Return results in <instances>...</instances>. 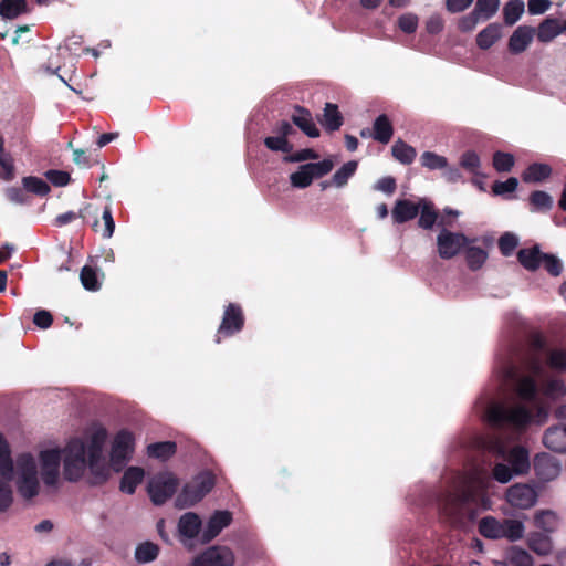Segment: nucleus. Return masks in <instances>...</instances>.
Segmentation results:
<instances>
[{
	"label": "nucleus",
	"mask_w": 566,
	"mask_h": 566,
	"mask_svg": "<svg viewBox=\"0 0 566 566\" xmlns=\"http://www.w3.org/2000/svg\"><path fill=\"white\" fill-rule=\"evenodd\" d=\"M488 419L496 428L522 430L533 421V412L523 405H495L490 408Z\"/></svg>",
	"instance_id": "f257e3e1"
},
{
	"label": "nucleus",
	"mask_w": 566,
	"mask_h": 566,
	"mask_svg": "<svg viewBox=\"0 0 566 566\" xmlns=\"http://www.w3.org/2000/svg\"><path fill=\"white\" fill-rule=\"evenodd\" d=\"M216 485V476L211 471H202L186 483L176 497L178 509H187L200 502Z\"/></svg>",
	"instance_id": "f03ea898"
},
{
	"label": "nucleus",
	"mask_w": 566,
	"mask_h": 566,
	"mask_svg": "<svg viewBox=\"0 0 566 566\" xmlns=\"http://www.w3.org/2000/svg\"><path fill=\"white\" fill-rule=\"evenodd\" d=\"M179 479L170 471L155 474L148 482L147 492L155 505H163L177 492Z\"/></svg>",
	"instance_id": "7ed1b4c3"
},
{
	"label": "nucleus",
	"mask_w": 566,
	"mask_h": 566,
	"mask_svg": "<svg viewBox=\"0 0 566 566\" xmlns=\"http://www.w3.org/2000/svg\"><path fill=\"white\" fill-rule=\"evenodd\" d=\"M500 4V0H476L473 10L458 20V30L462 33L473 31L480 21L492 19L497 13Z\"/></svg>",
	"instance_id": "20e7f679"
},
{
	"label": "nucleus",
	"mask_w": 566,
	"mask_h": 566,
	"mask_svg": "<svg viewBox=\"0 0 566 566\" xmlns=\"http://www.w3.org/2000/svg\"><path fill=\"white\" fill-rule=\"evenodd\" d=\"M0 512H4L12 503V491L6 481H10L13 474V461L10 454V448L0 433Z\"/></svg>",
	"instance_id": "39448f33"
},
{
	"label": "nucleus",
	"mask_w": 566,
	"mask_h": 566,
	"mask_svg": "<svg viewBox=\"0 0 566 566\" xmlns=\"http://www.w3.org/2000/svg\"><path fill=\"white\" fill-rule=\"evenodd\" d=\"M462 232H453L446 227L437 235V252L442 260H450L459 255L468 244L475 242Z\"/></svg>",
	"instance_id": "423d86ee"
},
{
	"label": "nucleus",
	"mask_w": 566,
	"mask_h": 566,
	"mask_svg": "<svg viewBox=\"0 0 566 566\" xmlns=\"http://www.w3.org/2000/svg\"><path fill=\"white\" fill-rule=\"evenodd\" d=\"M135 437L127 430H119L112 443L111 464L114 471L119 472L134 452Z\"/></svg>",
	"instance_id": "0eeeda50"
},
{
	"label": "nucleus",
	"mask_w": 566,
	"mask_h": 566,
	"mask_svg": "<svg viewBox=\"0 0 566 566\" xmlns=\"http://www.w3.org/2000/svg\"><path fill=\"white\" fill-rule=\"evenodd\" d=\"M245 317L241 305L237 303H229L224 307L221 324L216 334L214 342L219 344L222 338L231 337L244 327Z\"/></svg>",
	"instance_id": "6e6552de"
},
{
	"label": "nucleus",
	"mask_w": 566,
	"mask_h": 566,
	"mask_svg": "<svg viewBox=\"0 0 566 566\" xmlns=\"http://www.w3.org/2000/svg\"><path fill=\"white\" fill-rule=\"evenodd\" d=\"M41 478L45 485L55 486L60 478L61 450L48 449L40 452Z\"/></svg>",
	"instance_id": "1a4fd4ad"
},
{
	"label": "nucleus",
	"mask_w": 566,
	"mask_h": 566,
	"mask_svg": "<svg viewBox=\"0 0 566 566\" xmlns=\"http://www.w3.org/2000/svg\"><path fill=\"white\" fill-rule=\"evenodd\" d=\"M234 554L227 546H211L197 556L192 566H232Z\"/></svg>",
	"instance_id": "9d476101"
},
{
	"label": "nucleus",
	"mask_w": 566,
	"mask_h": 566,
	"mask_svg": "<svg viewBox=\"0 0 566 566\" xmlns=\"http://www.w3.org/2000/svg\"><path fill=\"white\" fill-rule=\"evenodd\" d=\"M276 136H269L264 138V146L272 151H282L290 154L293 150V144L289 142L287 137L295 133L291 123L282 120L274 128Z\"/></svg>",
	"instance_id": "9b49d317"
},
{
	"label": "nucleus",
	"mask_w": 566,
	"mask_h": 566,
	"mask_svg": "<svg viewBox=\"0 0 566 566\" xmlns=\"http://www.w3.org/2000/svg\"><path fill=\"white\" fill-rule=\"evenodd\" d=\"M506 501L517 509H530L537 501V493L528 484H514L506 491Z\"/></svg>",
	"instance_id": "f8f14e48"
},
{
	"label": "nucleus",
	"mask_w": 566,
	"mask_h": 566,
	"mask_svg": "<svg viewBox=\"0 0 566 566\" xmlns=\"http://www.w3.org/2000/svg\"><path fill=\"white\" fill-rule=\"evenodd\" d=\"M533 467L537 479L542 482L554 480L560 472L559 461L548 453L537 454L534 458Z\"/></svg>",
	"instance_id": "ddd939ff"
},
{
	"label": "nucleus",
	"mask_w": 566,
	"mask_h": 566,
	"mask_svg": "<svg viewBox=\"0 0 566 566\" xmlns=\"http://www.w3.org/2000/svg\"><path fill=\"white\" fill-rule=\"evenodd\" d=\"M232 522V514L229 511L214 512L207 522V526L201 534L203 544L214 539L223 528L228 527Z\"/></svg>",
	"instance_id": "4468645a"
},
{
	"label": "nucleus",
	"mask_w": 566,
	"mask_h": 566,
	"mask_svg": "<svg viewBox=\"0 0 566 566\" xmlns=\"http://www.w3.org/2000/svg\"><path fill=\"white\" fill-rule=\"evenodd\" d=\"M535 28L530 25H518L512 33L507 42V49L512 54L523 53L532 43L535 35Z\"/></svg>",
	"instance_id": "2eb2a0df"
},
{
	"label": "nucleus",
	"mask_w": 566,
	"mask_h": 566,
	"mask_svg": "<svg viewBox=\"0 0 566 566\" xmlns=\"http://www.w3.org/2000/svg\"><path fill=\"white\" fill-rule=\"evenodd\" d=\"M419 213L420 217L418 220V226L424 230L432 229L436 223H438V226L442 228L452 224V221L448 220L446 217H442L438 221L439 213L431 201L420 200Z\"/></svg>",
	"instance_id": "dca6fc26"
},
{
	"label": "nucleus",
	"mask_w": 566,
	"mask_h": 566,
	"mask_svg": "<svg viewBox=\"0 0 566 566\" xmlns=\"http://www.w3.org/2000/svg\"><path fill=\"white\" fill-rule=\"evenodd\" d=\"M544 446L557 453L566 452V423L549 427L543 436Z\"/></svg>",
	"instance_id": "f3484780"
},
{
	"label": "nucleus",
	"mask_w": 566,
	"mask_h": 566,
	"mask_svg": "<svg viewBox=\"0 0 566 566\" xmlns=\"http://www.w3.org/2000/svg\"><path fill=\"white\" fill-rule=\"evenodd\" d=\"M420 211V202L415 203L408 199H398L391 210L394 223L402 224L413 220Z\"/></svg>",
	"instance_id": "a211bd4d"
},
{
	"label": "nucleus",
	"mask_w": 566,
	"mask_h": 566,
	"mask_svg": "<svg viewBox=\"0 0 566 566\" xmlns=\"http://www.w3.org/2000/svg\"><path fill=\"white\" fill-rule=\"evenodd\" d=\"M294 125H296L305 135L311 138L319 137V129L313 122L312 114L302 106L294 107V114L291 116Z\"/></svg>",
	"instance_id": "6ab92c4d"
},
{
	"label": "nucleus",
	"mask_w": 566,
	"mask_h": 566,
	"mask_svg": "<svg viewBox=\"0 0 566 566\" xmlns=\"http://www.w3.org/2000/svg\"><path fill=\"white\" fill-rule=\"evenodd\" d=\"M202 522L195 512H187L178 521V532L181 537L193 539L200 533Z\"/></svg>",
	"instance_id": "aec40b11"
},
{
	"label": "nucleus",
	"mask_w": 566,
	"mask_h": 566,
	"mask_svg": "<svg viewBox=\"0 0 566 566\" xmlns=\"http://www.w3.org/2000/svg\"><path fill=\"white\" fill-rule=\"evenodd\" d=\"M145 471L140 467H129L125 470L120 483L119 490L126 494H134L137 486L143 482Z\"/></svg>",
	"instance_id": "412c9836"
},
{
	"label": "nucleus",
	"mask_w": 566,
	"mask_h": 566,
	"mask_svg": "<svg viewBox=\"0 0 566 566\" xmlns=\"http://www.w3.org/2000/svg\"><path fill=\"white\" fill-rule=\"evenodd\" d=\"M507 462L515 474H524L528 471L530 454L524 447H514L507 454Z\"/></svg>",
	"instance_id": "4be33fe9"
},
{
	"label": "nucleus",
	"mask_w": 566,
	"mask_h": 566,
	"mask_svg": "<svg viewBox=\"0 0 566 566\" xmlns=\"http://www.w3.org/2000/svg\"><path fill=\"white\" fill-rule=\"evenodd\" d=\"M98 212L99 209L95 207L93 203H85L77 213L74 211H67L56 216V218L54 219V226L63 227L76 220L77 218H82L84 220L90 219V217H96Z\"/></svg>",
	"instance_id": "5701e85b"
},
{
	"label": "nucleus",
	"mask_w": 566,
	"mask_h": 566,
	"mask_svg": "<svg viewBox=\"0 0 566 566\" xmlns=\"http://www.w3.org/2000/svg\"><path fill=\"white\" fill-rule=\"evenodd\" d=\"M543 254L539 247L534 245L532 248L521 249L517 252V260L524 269L533 272L539 269Z\"/></svg>",
	"instance_id": "b1692460"
},
{
	"label": "nucleus",
	"mask_w": 566,
	"mask_h": 566,
	"mask_svg": "<svg viewBox=\"0 0 566 566\" xmlns=\"http://www.w3.org/2000/svg\"><path fill=\"white\" fill-rule=\"evenodd\" d=\"M564 31L565 27H560L558 19L546 18L539 23L537 33L535 32V34L539 42L547 43Z\"/></svg>",
	"instance_id": "393cba45"
},
{
	"label": "nucleus",
	"mask_w": 566,
	"mask_h": 566,
	"mask_svg": "<svg viewBox=\"0 0 566 566\" xmlns=\"http://www.w3.org/2000/svg\"><path fill=\"white\" fill-rule=\"evenodd\" d=\"M502 38V27L499 23H490L476 35V45L481 50H489Z\"/></svg>",
	"instance_id": "a878e982"
},
{
	"label": "nucleus",
	"mask_w": 566,
	"mask_h": 566,
	"mask_svg": "<svg viewBox=\"0 0 566 566\" xmlns=\"http://www.w3.org/2000/svg\"><path fill=\"white\" fill-rule=\"evenodd\" d=\"M394 135V127L386 114L379 115L373 126V138L381 144H388Z\"/></svg>",
	"instance_id": "bb28decb"
},
{
	"label": "nucleus",
	"mask_w": 566,
	"mask_h": 566,
	"mask_svg": "<svg viewBox=\"0 0 566 566\" xmlns=\"http://www.w3.org/2000/svg\"><path fill=\"white\" fill-rule=\"evenodd\" d=\"M94 219L92 223V229L95 232H101L102 237L104 239L112 238L114 230H115V221L113 218V212L111 206H105L102 210V221L103 224L99 222V220L96 217H92Z\"/></svg>",
	"instance_id": "cd10ccee"
},
{
	"label": "nucleus",
	"mask_w": 566,
	"mask_h": 566,
	"mask_svg": "<svg viewBox=\"0 0 566 566\" xmlns=\"http://www.w3.org/2000/svg\"><path fill=\"white\" fill-rule=\"evenodd\" d=\"M518 398L526 402H534L537 398L538 387L533 376H523L516 382Z\"/></svg>",
	"instance_id": "c85d7f7f"
},
{
	"label": "nucleus",
	"mask_w": 566,
	"mask_h": 566,
	"mask_svg": "<svg viewBox=\"0 0 566 566\" xmlns=\"http://www.w3.org/2000/svg\"><path fill=\"white\" fill-rule=\"evenodd\" d=\"M321 123L324 126V128L328 132H335L340 128V126L344 123V118L336 104H325L323 118L321 119Z\"/></svg>",
	"instance_id": "c756f323"
},
{
	"label": "nucleus",
	"mask_w": 566,
	"mask_h": 566,
	"mask_svg": "<svg viewBox=\"0 0 566 566\" xmlns=\"http://www.w3.org/2000/svg\"><path fill=\"white\" fill-rule=\"evenodd\" d=\"M106 438L107 431L103 427L92 433L88 446L86 447L87 460H101Z\"/></svg>",
	"instance_id": "7c9ffc66"
},
{
	"label": "nucleus",
	"mask_w": 566,
	"mask_h": 566,
	"mask_svg": "<svg viewBox=\"0 0 566 566\" xmlns=\"http://www.w3.org/2000/svg\"><path fill=\"white\" fill-rule=\"evenodd\" d=\"M177 444L174 441L155 442L147 446V455L149 458L166 461L175 455Z\"/></svg>",
	"instance_id": "2f4dec72"
},
{
	"label": "nucleus",
	"mask_w": 566,
	"mask_h": 566,
	"mask_svg": "<svg viewBox=\"0 0 566 566\" xmlns=\"http://www.w3.org/2000/svg\"><path fill=\"white\" fill-rule=\"evenodd\" d=\"M28 12L27 0H1L0 17L2 19L12 20L22 13Z\"/></svg>",
	"instance_id": "473e14b6"
},
{
	"label": "nucleus",
	"mask_w": 566,
	"mask_h": 566,
	"mask_svg": "<svg viewBox=\"0 0 566 566\" xmlns=\"http://www.w3.org/2000/svg\"><path fill=\"white\" fill-rule=\"evenodd\" d=\"M527 545L531 551L541 556L548 555L553 549L551 537L539 532L532 533L528 536Z\"/></svg>",
	"instance_id": "72a5a7b5"
},
{
	"label": "nucleus",
	"mask_w": 566,
	"mask_h": 566,
	"mask_svg": "<svg viewBox=\"0 0 566 566\" xmlns=\"http://www.w3.org/2000/svg\"><path fill=\"white\" fill-rule=\"evenodd\" d=\"M552 174V168L547 164L534 163L530 165L522 174L524 182H541L547 179Z\"/></svg>",
	"instance_id": "f704fd0d"
},
{
	"label": "nucleus",
	"mask_w": 566,
	"mask_h": 566,
	"mask_svg": "<svg viewBox=\"0 0 566 566\" xmlns=\"http://www.w3.org/2000/svg\"><path fill=\"white\" fill-rule=\"evenodd\" d=\"M479 533L490 539L503 538L502 522L493 516H485L479 522Z\"/></svg>",
	"instance_id": "c9c22d12"
},
{
	"label": "nucleus",
	"mask_w": 566,
	"mask_h": 566,
	"mask_svg": "<svg viewBox=\"0 0 566 566\" xmlns=\"http://www.w3.org/2000/svg\"><path fill=\"white\" fill-rule=\"evenodd\" d=\"M531 211L548 212L553 208V197L543 190H534L528 197Z\"/></svg>",
	"instance_id": "e433bc0d"
},
{
	"label": "nucleus",
	"mask_w": 566,
	"mask_h": 566,
	"mask_svg": "<svg viewBox=\"0 0 566 566\" xmlns=\"http://www.w3.org/2000/svg\"><path fill=\"white\" fill-rule=\"evenodd\" d=\"M391 154L402 165H410L417 156L416 149L402 139H398L391 147Z\"/></svg>",
	"instance_id": "4c0bfd02"
},
{
	"label": "nucleus",
	"mask_w": 566,
	"mask_h": 566,
	"mask_svg": "<svg viewBox=\"0 0 566 566\" xmlns=\"http://www.w3.org/2000/svg\"><path fill=\"white\" fill-rule=\"evenodd\" d=\"M525 11L523 0H509L503 7V20L506 25L515 24Z\"/></svg>",
	"instance_id": "58836bf2"
},
{
	"label": "nucleus",
	"mask_w": 566,
	"mask_h": 566,
	"mask_svg": "<svg viewBox=\"0 0 566 566\" xmlns=\"http://www.w3.org/2000/svg\"><path fill=\"white\" fill-rule=\"evenodd\" d=\"M159 546L153 542H143L135 549V559L139 564L154 562L159 555Z\"/></svg>",
	"instance_id": "ea45409f"
},
{
	"label": "nucleus",
	"mask_w": 566,
	"mask_h": 566,
	"mask_svg": "<svg viewBox=\"0 0 566 566\" xmlns=\"http://www.w3.org/2000/svg\"><path fill=\"white\" fill-rule=\"evenodd\" d=\"M464 251L468 268L472 271L481 269L488 259V253L482 248L468 244V247L464 248Z\"/></svg>",
	"instance_id": "a19ab883"
},
{
	"label": "nucleus",
	"mask_w": 566,
	"mask_h": 566,
	"mask_svg": "<svg viewBox=\"0 0 566 566\" xmlns=\"http://www.w3.org/2000/svg\"><path fill=\"white\" fill-rule=\"evenodd\" d=\"M91 471V484L101 485L109 479V468L101 460H87Z\"/></svg>",
	"instance_id": "79ce46f5"
},
{
	"label": "nucleus",
	"mask_w": 566,
	"mask_h": 566,
	"mask_svg": "<svg viewBox=\"0 0 566 566\" xmlns=\"http://www.w3.org/2000/svg\"><path fill=\"white\" fill-rule=\"evenodd\" d=\"M18 491L25 500H31L39 493L38 476H19Z\"/></svg>",
	"instance_id": "37998d69"
},
{
	"label": "nucleus",
	"mask_w": 566,
	"mask_h": 566,
	"mask_svg": "<svg viewBox=\"0 0 566 566\" xmlns=\"http://www.w3.org/2000/svg\"><path fill=\"white\" fill-rule=\"evenodd\" d=\"M87 465L86 461L75 462V459L65 458L64 457V470L63 474L65 480L75 482L77 481L84 472L85 467Z\"/></svg>",
	"instance_id": "c03bdc74"
},
{
	"label": "nucleus",
	"mask_w": 566,
	"mask_h": 566,
	"mask_svg": "<svg viewBox=\"0 0 566 566\" xmlns=\"http://www.w3.org/2000/svg\"><path fill=\"white\" fill-rule=\"evenodd\" d=\"M22 185L28 192L38 195V196H46L51 188L43 179L34 176H28L22 178Z\"/></svg>",
	"instance_id": "a18cd8bd"
},
{
	"label": "nucleus",
	"mask_w": 566,
	"mask_h": 566,
	"mask_svg": "<svg viewBox=\"0 0 566 566\" xmlns=\"http://www.w3.org/2000/svg\"><path fill=\"white\" fill-rule=\"evenodd\" d=\"M357 167L358 164L355 160L345 163L333 175L332 184H334L336 187H344L345 185H347L348 179L356 172Z\"/></svg>",
	"instance_id": "49530a36"
},
{
	"label": "nucleus",
	"mask_w": 566,
	"mask_h": 566,
	"mask_svg": "<svg viewBox=\"0 0 566 566\" xmlns=\"http://www.w3.org/2000/svg\"><path fill=\"white\" fill-rule=\"evenodd\" d=\"M503 538H507L511 542L521 539L524 534V525L517 520H504L502 522Z\"/></svg>",
	"instance_id": "de8ad7c7"
},
{
	"label": "nucleus",
	"mask_w": 566,
	"mask_h": 566,
	"mask_svg": "<svg viewBox=\"0 0 566 566\" xmlns=\"http://www.w3.org/2000/svg\"><path fill=\"white\" fill-rule=\"evenodd\" d=\"M65 458L75 459V462L86 461L87 462V453L85 443L78 439H72L64 449Z\"/></svg>",
	"instance_id": "09e8293b"
},
{
	"label": "nucleus",
	"mask_w": 566,
	"mask_h": 566,
	"mask_svg": "<svg viewBox=\"0 0 566 566\" xmlns=\"http://www.w3.org/2000/svg\"><path fill=\"white\" fill-rule=\"evenodd\" d=\"M535 526L546 533L554 532L557 526V516L552 511H541L534 516Z\"/></svg>",
	"instance_id": "8fccbe9b"
},
{
	"label": "nucleus",
	"mask_w": 566,
	"mask_h": 566,
	"mask_svg": "<svg viewBox=\"0 0 566 566\" xmlns=\"http://www.w3.org/2000/svg\"><path fill=\"white\" fill-rule=\"evenodd\" d=\"M80 280L83 287L87 291L95 292L98 291L101 287L96 270L90 265H85L82 268L80 273Z\"/></svg>",
	"instance_id": "3c124183"
},
{
	"label": "nucleus",
	"mask_w": 566,
	"mask_h": 566,
	"mask_svg": "<svg viewBox=\"0 0 566 566\" xmlns=\"http://www.w3.org/2000/svg\"><path fill=\"white\" fill-rule=\"evenodd\" d=\"M515 164V158L510 153L495 151L493 154V167L499 172H509Z\"/></svg>",
	"instance_id": "603ef678"
},
{
	"label": "nucleus",
	"mask_w": 566,
	"mask_h": 566,
	"mask_svg": "<svg viewBox=\"0 0 566 566\" xmlns=\"http://www.w3.org/2000/svg\"><path fill=\"white\" fill-rule=\"evenodd\" d=\"M420 160L421 165L430 170L444 169L448 166V159L433 151H424Z\"/></svg>",
	"instance_id": "864d4df0"
},
{
	"label": "nucleus",
	"mask_w": 566,
	"mask_h": 566,
	"mask_svg": "<svg viewBox=\"0 0 566 566\" xmlns=\"http://www.w3.org/2000/svg\"><path fill=\"white\" fill-rule=\"evenodd\" d=\"M460 166L473 175H479L481 167L479 155L473 150L464 151L460 157Z\"/></svg>",
	"instance_id": "5fc2aeb1"
},
{
	"label": "nucleus",
	"mask_w": 566,
	"mask_h": 566,
	"mask_svg": "<svg viewBox=\"0 0 566 566\" xmlns=\"http://www.w3.org/2000/svg\"><path fill=\"white\" fill-rule=\"evenodd\" d=\"M20 476H38L36 463L30 453L21 454L18 459Z\"/></svg>",
	"instance_id": "6e6d98bb"
},
{
	"label": "nucleus",
	"mask_w": 566,
	"mask_h": 566,
	"mask_svg": "<svg viewBox=\"0 0 566 566\" xmlns=\"http://www.w3.org/2000/svg\"><path fill=\"white\" fill-rule=\"evenodd\" d=\"M547 354V365L558 371L566 370V350L565 349H548Z\"/></svg>",
	"instance_id": "4d7b16f0"
},
{
	"label": "nucleus",
	"mask_w": 566,
	"mask_h": 566,
	"mask_svg": "<svg viewBox=\"0 0 566 566\" xmlns=\"http://www.w3.org/2000/svg\"><path fill=\"white\" fill-rule=\"evenodd\" d=\"M290 181L293 187L300 189H304L311 186L313 178L308 169L305 168V164L301 165L297 171L291 174Z\"/></svg>",
	"instance_id": "13d9d810"
},
{
	"label": "nucleus",
	"mask_w": 566,
	"mask_h": 566,
	"mask_svg": "<svg viewBox=\"0 0 566 566\" xmlns=\"http://www.w3.org/2000/svg\"><path fill=\"white\" fill-rule=\"evenodd\" d=\"M419 18L416 13L407 12L401 14L397 20V27L403 33L412 34L417 31Z\"/></svg>",
	"instance_id": "bf43d9fd"
},
{
	"label": "nucleus",
	"mask_w": 566,
	"mask_h": 566,
	"mask_svg": "<svg viewBox=\"0 0 566 566\" xmlns=\"http://www.w3.org/2000/svg\"><path fill=\"white\" fill-rule=\"evenodd\" d=\"M334 167V164L331 159H323L318 163H308L305 164V168L308 169L312 178H322L325 175L329 174Z\"/></svg>",
	"instance_id": "052dcab7"
},
{
	"label": "nucleus",
	"mask_w": 566,
	"mask_h": 566,
	"mask_svg": "<svg viewBox=\"0 0 566 566\" xmlns=\"http://www.w3.org/2000/svg\"><path fill=\"white\" fill-rule=\"evenodd\" d=\"M499 249L504 256H510L518 244L517 237L512 232L503 233L499 239Z\"/></svg>",
	"instance_id": "680f3d73"
},
{
	"label": "nucleus",
	"mask_w": 566,
	"mask_h": 566,
	"mask_svg": "<svg viewBox=\"0 0 566 566\" xmlns=\"http://www.w3.org/2000/svg\"><path fill=\"white\" fill-rule=\"evenodd\" d=\"M0 178L10 181L14 178L13 159L6 150L0 154Z\"/></svg>",
	"instance_id": "e2e57ef3"
},
{
	"label": "nucleus",
	"mask_w": 566,
	"mask_h": 566,
	"mask_svg": "<svg viewBox=\"0 0 566 566\" xmlns=\"http://www.w3.org/2000/svg\"><path fill=\"white\" fill-rule=\"evenodd\" d=\"M518 180L515 177H510L505 181H494L492 185V191L495 196H504L512 193L516 190Z\"/></svg>",
	"instance_id": "0e129e2a"
},
{
	"label": "nucleus",
	"mask_w": 566,
	"mask_h": 566,
	"mask_svg": "<svg viewBox=\"0 0 566 566\" xmlns=\"http://www.w3.org/2000/svg\"><path fill=\"white\" fill-rule=\"evenodd\" d=\"M510 560L514 566H533V557L525 549L518 547L511 549Z\"/></svg>",
	"instance_id": "69168bd1"
},
{
	"label": "nucleus",
	"mask_w": 566,
	"mask_h": 566,
	"mask_svg": "<svg viewBox=\"0 0 566 566\" xmlns=\"http://www.w3.org/2000/svg\"><path fill=\"white\" fill-rule=\"evenodd\" d=\"M544 269L553 276H558L563 272L562 261L554 254L544 253L542 259Z\"/></svg>",
	"instance_id": "338daca9"
},
{
	"label": "nucleus",
	"mask_w": 566,
	"mask_h": 566,
	"mask_svg": "<svg viewBox=\"0 0 566 566\" xmlns=\"http://www.w3.org/2000/svg\"><path fill=\"white\" fill-rule=\"evenodd\" d=\"M45 177L55 187H65L71 181L70 174L63 170L50 169L45 172Z\"/></svg>",
	"instance_id": "774afa93"
}]
</instances>
